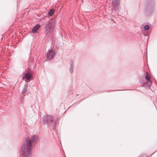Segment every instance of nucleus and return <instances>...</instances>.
<instances>
[{"instance_id": "9", "label": "nucleus", "mask_w": 157, "mask_h": 157, "mask_svg": "<svg viewBox=\"0 0 157 157\" xmlns=\"http://www.w3.org/2000/svg\"><path fill=\"white\" fill-rule=\"evenodd\" d=\"M28 87V85L27 84H25L24 86V88L21 92L22 94H24L26 93Z\"/></svg>"}, {"instance_id": "7", "label": "nucleus", "mask_w": 157, "mask_h": 157, "mask_svg": "<svg viewBox=\"0 0 157 157\" xmlns=\"http://www.w3.org/2000/svg\"><path fill=\"white\" fill-rule=\"evenodd\" d=\"M74 67V62L73 60H71L70 61V67L69 69L70 72L71 73H72L73 72V69Z\"/></svg>"}, {"instance_id": "5", "label": "nucleus", "mask_w": 157, "mask_h": 157, "mask_svg": "<svg viewBox=\"0 0 157 157\" xmlns=\"http://www.w3.org/2000/svg\"><path fill=\"white\" fill-rule=\"evenodd\" d=\"M55 55V51L52 50L51 49L49 51L47 54V60H49L52 59L54 57Z\"/></svg>"}, {"instance_id": "10", "label": "nucleus", "mask_w": 157, "mask_h": 157, "mask_svg": "<svg viewBox=\"0 0 157 157\" xmlns=\"http://www.w3.org/2000/svg\"><path fill=\"white\" fill-rule=\"evenodd\" d=\"M55 12V10L54 9H51L48 13V14L49 16L52 15Z\"/></svg>"}, {"instance_id": "4", "label": "nucleus", "mask_w": 157, "mask_h": 157, "mask_svg": "<svg viewBox=\"0 0 157 157\" xmlns=\"http://www.w3.org/2000/svg\"><path fill=\"white\" fill-rule=\"evenodd\" d=\"M120 0H112V2L113 4V10L112 11V13L114 10L116 12V13L118 12V8L120 5Z\"/></svg>"}, {"instance_id": "12", "label": "nucleus", "mask_w": 157, "mask_h": 157, "mask_svg": "<svg viewBox=\"0 0 157 157\" xmlns=\"http://www.w3.org/2000/svg\"><path fill=\"white\" fill-rule=\"evenodd\" d=\"M149 28V26L148 25H145L144 27V29L145 30H148Z\"/></svg>"}, {"instance_id": "3", "label": "nucleus", "mask_w": 157, "mask_h": 157, "mask_svg": "<svg viewBox=\"0 0 157 157\" xmlns=\"http://www.w3.org/2000/svg\"><path fill=\"white\" fill-rule=\"evenodd\" d=\"M46 30L45 32V34H47L49 33V34H51L53 31L54 28V23L52 21L48 22L46 24Z\"/></svg>"}, {"instance_id": "6", "label": "nucleus", "mask_w": 157, "mask_h": 157, "mask_svg": "<svg viewBox=\"0 0 157 157\" xmlns=\"http://www.w3.org/2000/svg\"><path fill=\"white\" fill-rule=\"evenodd\" d=\"M32 77V76L31 73L28 72L24 74V76L22 78L23 79H25L26 80H25L26 82L28 83L29 82L30 80H31Z\"/></svg>"}, {"instance_id": "13", "label": "nucleus", "mask_w": 157, "mask_h": 157, "mask_svg": "<svg viewBox=\"0 0 157 157\" xmlns=\"http://www.w3.org/2000/svg\"><path fill=\"white\" fill-rule=\"evenodd\" d=\"M147 82L148 83V85L150 86L152 82L150 79V81H147Z\"/></svg>"}, {"instance_id": "8", "label": "nucleus", "mask_w": 157, "mask_h": 157, "mask_svg": "<svg viewBox=\"0 0 157 157\" xmlns=\"http://www.w3.org/2000/svg\"><path fill=\"white\" fill-rule=\"evenodd\" d=\"M40 27V26L39 25H37L33 29H32V32L33 33H35Z\"/></svg>"}, {"instance_id": "1", "label": "nucleus", "mask_w": 157, "mask_h": 157, "mask_svg": "<svg viewBox=\"0 0 157 157\" xmlns=\"http://www.w3.org/2000/svg\"><path fill=\"white\" fill-rule=\"evenodd\" d=\"M38 140L39 137L36 135H33L30 139L28 137L26 138L25 142L21 149L22 157H32V147Z\"/></svg>"}, {"instance_id": "2", "label": "nucleus", "mask_w": 157, "mask_h": 157, "mask_svg": "<svg viewBox=\"0 0 157 157\" xmlns=\"http://www.w3.org/2000/svg\"><path fill=\"white\" fill-rule=\"evenodd\" d=\"M43 121V124H47L49 127H53L54 130L56 129L58 119H55L52 116L47 115L44 117Z\"/></svg>"}, {"instance_id": "11", "label": "nucleus", "mask_w": 157, "mask_h": 157, "mask_svg": "<svg viewBox=\"0 0 157 157\" xmlns=\"http://www.w3.org/2000/svg\"><path fill=\"white\" fill-rule=\"evenodd\" d=\"M146 75L145 77L147 81H150V75H149V73L147 72H146Z\"/></svg>"}]
</instances>
